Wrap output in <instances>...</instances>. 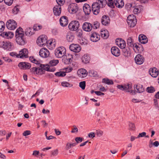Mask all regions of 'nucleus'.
I'll return each mask as SVG.
<instances>
[{
	"instance_id": "27",
	"label": "nucleus",
	"mask_w": 159,
	"mask_h": 159,
	"mask_svg": "<svg viewBox=\"0 0 159 159\" xmlns=\"http://www.w3.org/2000/svg\"><path fill=\"white\" fill-rule=\"evenodd\" d=\"M65 58L64 60V63L66 64L70 63L72 61L73 59L72 55L70 54H68L67 55H66L64 57Z\"/></svg>"
},
{
	"instance_id": "1",
	"label": "nucleus",
	"mask_w": 159,
	"mask_h": 159,
	"mask_svg": "<svg viewBox=\"0 0 159 159\" xmlns=\"http://www.w3.org/2000/svg\"><path fill=\"white\" fill-rule=\"evenodd\" d=\"M106 0H97L96 2L93 3L92 5V11L93 14L97 15L100 11V9L104 7L106 5Z\"/></svg>"
},
{
	"instance_id": "32",
	"label": "nucleus",
	"mask_w": 159,
	"mask_h": 159,
	"mask_svg": "<svg viewBox=\"0 0 159 159\" xmlns=\"http://www.w3.org/2000/svg\"><path fill=\"white\" fill-rule=\"evenodd\" d=\"M23 29L20 27L17 29L16 31L15 37H17L18 36H21L24 35Z\"/></svg>"
},
{
	"instance_id": "60",
	"label": "nucleus",
	"mask_w": 159,
	"mask_h": 159,
	"mask_svg": "<svg viewBox=\"0 0 159 159\" xmlns=\"http://www.w3.org/2000/svg\"><path fill=\"white\" fill-rule=\"evenodd\" d=\"M75 141L77 142V143H79L82 141L83 138L81 137H77L75 138Z\"/></svg>"
},
{
	"instance_id": "4",
	"label": "nucleus",
	"mask_w": 159,
	"mask_h": 159,
	"mask_svg": "<svg viewBox=\"0 0 159 159\" xmlns=\"http://www.w3.org/2000/svg\"><path fill=\"white\" fill-rule=\"evenodd\" d=\"M127 22L129 26L131 27H134L137 23L136 17L133 15L129 16L127 18Z\"/></svg>"
},
{
	"instance_id": "29",
	"label": "nucleus",
	"mask_w": 159,
	"mask_h": 159,
	"mask_svg": "<svg viewBox=\"0 0 159 159\" xmlns=\"http://www.w3.org/2000/svg\"><path fill=\"white\" fill-rule=\"evenodd\" d=\"M114 3L116 7L119 8H122L124 5V2L122 0H115Z\"/></svg>"
},
{
	"instance_id": "36",
	"label": "nucleus",
	"mask_w": 159,
	"mask_h": 159,
	"mask_svg": "<svg viewBox=\"0 0 159 159\" xmlns=\"http://www.w3.org/2000/svg\"><path fill=\"white\" fill-rule=\"evenodd\" d=\"M127 44L129 47H134L135 45V44L131 37H129L127 39Z\"/></svg>"
},
{
	"instance_id": "41",
	"label": "nucleus",
	"mask_w": 159,
	"mask_h": 159,
	"mask_svg": "<svg viewBox=\"0 0 159 159\" xmlns=\"http://www.w3.org/2000/svg\"><path fill=\"white\" fill-rule=\"evenodd\" d=\"M102 83H106V84L111 85L113 84V82L111 80L108 79L104 78L102 79Z\"/></svg>"
},
{
	"instance_id": "18",
	"label": "nucleus",
	"mask_w": 159,
	"mask_h": 159,
	"mask_svg": "<svg viewBox=\"0 0 159 159\" xmlns=\"http://www.w3.org/2000/svg\"><path fill=\"white\" fill-rule=\"evenodd\" d=\"M83 29L85 31H90L93 28L92 24L88 22H85L83 25Z\"/></svg>"
},
{
	"instance_id": "53",
	"label": "nucleus",
	"mask_w": 159,
	"mask_h": 159,
	"mask_svg": "<svg viewBox=\"0 0 159 159\" xmlns=\"http://www.w3.org/2000/svg\"><path fill=\"white\" fill-rule=\"evenodd\" d=\"M42 27L41 25L35 24L33 26L34 30L38 31L41 30L42 28Z\"/></svg>"
},
{
	"instance_id": "34",
	"label": "nucleus",
	"mask_w": 159,
	"mask_h": 159,
	"mask_svg": "<svg viewBox=\"0 0 159 159\" xmlns=\"http://www.w3.org/2000/svg\"><path fill=\"white\" fill-rule=\"evenodd\" d=\"M82 61L85 64L89 63L90 61V57L87 55H84L82 58Z\"/></svg>"
},
{
	"instance_id": "48",
	"label": "nucleus",
	"mask_w": 159,
	"mask_h": 159,
	"mask_svg": "<svg viewBox=\"0 0 159 159\" xmlns=\"http://www.w3.org/2000/svg\"><path fill=\"white\" fill-rule=\"evenodd\" d=\"M5 25L4 22L2 21H0V33L2 32L4 30Z\"/></svg>"
},
{
	"instance_id": "20",
	"label": "nucleus",
	"mask_w": 159,
	"mask_h": 159,
	"mask_svg": "<svg viewBox=\"0 0 159 159\" xmlns=\"http://www.w3.org/2000/svg\"><path fill=\"white\" fill-rule=\"evenodd\" d=\"M100 35L96 32L92 33L90 35V39L93 42H96L100 39Z\"/></svg>"
},
{
	"instance_id": "31",
	"label": "nucleus",
	"mask_w": 159,
	"mask_h": 159,
	"mask_svg": "<svg viewBox=\"0 0 159 159\" xmlns=\"http://www.w3.org/2000/svg\"><path fill=\"white\" fill-rule=\"evenodd\" d=\"M133 47L134 48V50L136 52L140 53L143 50V48L141 45H140V46H139L137 44H135V45Z\"/></svg>"
},
{
	"instance_id": "10",
	"label": "nucleus",
	"mask_w": 159,
	"mask_h": 159,
	"mask_svg": "<svg viewBox=\"0 0 159 159\" xmlns=\"http://www.w3.org/2000/svg\"><path fill=\"white\" fill-rule=\"evenodd\" d=\"M28 52L27 49L26 48H24L19 52V54H17L16 57L21 58L24 57L27 58L28 57Z\"/></svg>"
},
{
	"instance_id": "63",
	"label": "nucleus",
	"mask_w": 159,
	"mask_h": 159,
	"mask_svg": "<svg viewBox=\"0 0 159 159\" xmlns=\"http://www.w3.org/2000/svg\"><path fill=\"white\" fill-rule=\"evenodd\" d=\"M58 154V150L56 149L52 151V155L53 156H56Z\"/></svg>"
},
{
	"instance_id": "33",
	"label": "nucleus",
	"mask_w": 159,
	"mask_h": 159,
	"mask_svg": "<svg viewBox=\"0 0 159 159\" xmlns=\"http://www.w3.org/2000/svg\"><path fill=\"white\" fill-rule=\"evenodd\" d=\"M101 37L104 39H107L109 36L108 32L106 30L101 31Z\"/></svg>"
},
{
	"instance_id": "24",
	"label": "nucleus",
	"mask_w": 159,
	"mask_h": 159,
	"mask_svg": "<svg viewBox=\"0 0 159 159\" xmlns=\"http://www.w3.org/2000/svg\"><path fill=\"white\" fill-rule=\"evenodd\" d=\"M112 54L116 57L119 56L120 54L119 49L116 47H113L111 49Z\"/></svg>"
},
{
	"instance_id": "8",
	"label": "nucleus",
	"mask_w": 159,
	"mask_h": 159,
	"mask_svg": "<svg viewBox=\"0 0 159 159\" xmlns=\"http://www.w3.org/2000/svg\"><path fill=\"white\" fill-rule=\"evenodd\" d=\"M78 7L77 5L75 3H72L70 4L68 7V11L72 14L76 13L78 11Z\"/></svg>"
},
{
	"instance_id": "44",
	"label": "nucleus",
	"mask_w": 159,
	"mask_h": 159,
	"mask_svg": "<svg viewBox=\"0 0 159 159\" xmlns=\"http://www.w3.org/2000/svg\"><path fill=\"white\" fill-rule=\"evenodd\" d=\"M62 86L66 87H71L73 86L72 84H70L67 82H63L61 83Z\"/></svg>"
},
{
	"instance_id": "11",
	"label": "nucleus",
	"mask_w": 159,
	"mask_h": 159,
	"mask_svg": "<svg viewBox=\"0 0 159 159\" xmlns=\"http://www.w3.org/2000/svg\"><path fill=\"white\" fill-rule=\"evenodd\" d=\"M0 47L8 50L10 51L11 50V43L9 42H1Z\"/></svg>"
},
{
	"instance_id": "52",
	"label": "nucleus",
	"mask_w": 159,
	"mask_h": 159,
	"mask_svg": "<svg viewBox=\"0 0 159 159\" xmlns=\"http://www.w3.org/2000/svg\"><path fill=\"white\" fill-rule=\"evenodd\" d=\"M105 114V111L103 110H102L97 112V115L98 116L102 118L103 117V115Z\"/></svg>"
},
{
	"instance_id": "61",
	"label": "nucleus",
	"mask_w": 159,
	"mask_h": 159,
	"mask_svg": "<svg viewBox=\"0 0 159 159\" xmlns=\"http://www.w3.org/2000/svg\"><path fill=\"white\" fill-rule=\"evenodd\" d=\"M146 133L145 132H143L141 133H140L137 136L136 138H139L140 137H143L145 136L146 135Z\"/></svg>"
},
{
	"instance_id": "56",
	"label": "nucleus",
	"mask_w": 159,
	"mask_h": 159,
	"mask_svg": "<svg viewBox=\"0 0 159 159\" xmlns=\"http://www.w3.org/2000/svg\"><path fill=\"white\" fill-rule=\"evenodd\" d=\"M77 35L78 37H81L83 35V31L81 30H77Z\"/></svg>"
},
{
	"instance_id": "40",
	"label": "nucleus",
	"mask_w": 159,
	"mask_h": 159,
	"mask_svg": "<svg viewBox=\"0 0 159 159\" xmlns=\"http://www.w3.org/2000/svg\"><path fill=\"white\" fill-rule=\"evenodd\" d=\"M90 76L93 77H98V76L97 72L93 70H90L88 72Z\"/></svg>"
},
{
	"instance_id": "49",
	"label": "nucleus",
	"mask_w": 159,
	"mask_h": 159,
	"mask_svg": "<svg viewBox=\"0 0 159 159\" xmlns=\"http://www.w3.org/2000/svg\"><path fill=\"white\" fill-rule=\"evenodd\" d=\"M55 74L56 76L60 77H63L66 75V72L63 71L57 72Z\"/></svg>"
},
{
	"instance_id": "57",
	"label": "nucleus",
	"mask_w": 159,
	"mask_h": 159,
	"mask_svg": "<svg viewBox=\"0 0 159 159\" xmlns=\"http://www.w3.org/2000/svg\"><path fill=\"white\" fill-rule=\"evenodd\" d=\"M4 1L6 4L8 6H10L13 2V0H4Z\"/></svg>"
},
{
	"instance_id": "64",
	"label": "nucleus",
	"mask_w": 159,
	"mask_h": 159,
	"mask_svg": "<svg viewBox=\"0 0 159 159\" xmlns=\"http://www.w3.org/2000/svg\"><path fill=\"white\" fill-rule=\"evenodd\" d=\"M39 153V151L37 150L33 151L32 155L34 156L37 157Z\"/></svg>"
},
{
	"instance_id": "9",
	"label": "nucleus",
	"mask_w": 159,
	"mask_h": 159,
	"mask_svg": "<svg viewBox=\"0 0 159 159\" xmlns=\"http://www.w3.org/2000/svg\"><path fill=\"white\" fill-rule=\"evenodd\" d=\"M117 87L119 89L126 91V92L132 93V91L131 90L132 88V85L128 84L125 85H118Z\"/></svg>"
},
{
	"instance_id": "28",
	"label": "nucleus",
	"mask_w": 159,
	"mask_h": 159,
	"mask_svg": "<svg viewBox=\"0 0 159 159\" xmlns=\"http://www.w3.org/2000/svg\"><path fill=\"white\" fill-rule=\"evenodd\" d=\"M84 12L86 15H89L91 12V7L89 5L87 4H85L83 7Z\"/></svg>"
},
{
	"instance_id": "22",
	"label": "nucleus",
	"mask_w": 159,
	"mask_h": 159,
	"mask_svg": "<svg viewBox=\"0 0 159 159\" xmlns=\"http://www.w3.org/2000/svg\"><path fill=\"white\" fill-rule=\"evenodd\" d=\"M60 22L61 26L64 27L66 26L68 23L67 17L65 16L61 17L60 19Z\"/></svg>"
},
{
	"instance_id": "46",
	"label": "nucleus",
	"mask_w": 159,
	"mask_h": 159,
	"mask_svg": "<svg viewBox=\"0 0 159 159\" xmlns=\"http://www.w3.org/2000/svg\"><path fill=\"white\" fill-rule=\"evenodd\" d=\"M141 6H136L135 7L133 10V12L134 14H137L138 13H139L141 11Z\"/></svg>"
},
{
	"instance_id": "21",
	"label": "nucleus",
	"mask_w": 159,
	"mask_h": 159,
	"mask_svg": "<svg viewBox=\"0 0 159 159\" xmlns=\"http://www.w3.org/2000/svg\"><path fill=\"white\" fill-rule=\"evenodd\" d=\"M0 36L5 38L9 39L12 38L14 36V34L12 32L10 31L4 32L1 34Z\"/></svg>"
},
{
	"instance_id": "47",
	"label": "nucleus",
	"mask_w": 159,
	"mask_h": 159,
	"mask_svg": "<svg viewBox=\"0 0 159 159\" xmlns=\"http://www.w3.org/2000/svg\"><path fill=\"white\" fill-rule=\"evenodd\" d=\"M146 91L148 93H152L154 92L155 90L153 87L151 86L147 87L146 89Z\"/></svg>"
},
{
	"instance_id": "26",
	"label": "nucleus",
	"mask_w": 159,
	"mask_h": 159,
	"mask_svg": "<svg viewBox=\"0 0 159 159\" xmlns=\"http://www.w3.org/2000/svg\"><path fill=\"white\" fill-rule=\"evenodd\" d=\"M139 41L142 44H144L148 42V40L146 36L144 35H140L139 37Z\"/></svg>"
},
{
	"instance_id": "54",
	"label": "nucleus",
	"mask_w": 159,
	"mask_h": 159,
	"mask_svg": "<svg viewBox=\"0 0 159 159\" xmlns=\"http://www.w3.org/2000/svg\"><path fill=\"white\" fill-rule=\"evenodd\" d=\"M86 86V83L85 81H83L79 83V86L82 89L84 90Z\"/></svg>"
},
{
	"instance_id": "13",
	"label": "nucleus",
	"mask_w": 159,
	"mask_h": 159,
	"mask_svg": "<svg viewBox=\"0 0 159 159\" xmlns=\"http://www.w3.org/2000/svg\"><path fill=\"white\" fill-rule=\"evenodd\" d=\"M49 51L45 48H41L39 52L40 56L43 58L48 57L49 56Z\"/></svg>"
},
{
	"instance_id": "2",
	"label": "nucleus",
	"mask_w": 159,
	"mask_h": 159,
	"mask_svg": "<svg viewBox=\"0 0 159 159\" xmlns=\"http://www.w3.org/2000/svg\"><path fill=\"white\" fill-rule=\"evenodd\" d=\"M49 68L48 65L40 64L39 67H33L30 70L34 74L42 75L45 73V71H49Z\"/></svg>"
},
{
	"instance_id": "15",
	"label": "nucleus",
	"mask_w": 159,
	"mask_h": 159,
	"mask_svg": "<svg viewBox=\"0 0 159 159\" xmlns=\"http://www.w3.org/2000/svg\"><path fill=\"white\" fill-rule=\"evenodd\" d=\"M135 63L138 65H141L144 61V58L141 55L138 54L134 58Z\"/></svg>"
},
{
	"instance_id": "7",
	"label": "nucleus",
	"mask_w": 159,
	"mask_h": 159,
	"mask_svg": "<svg viewBox=\"0 0 159 159\" xmlns=\"http://www.w3.org/2000/svg\"><path fill=\"white\" fill-rule=\"evenodd\" d=\"M6 26L7 28L11 30L15 29L17 26L16 22L13 20H9L6 23Z\"/></svg>"
},
{
	"instance_id": "59",
	"label": "nucleus",
	"mask_w": 159,
	"mask_h": 159,
	"mask_svg": "<svg viewBox=\"0 0 159 159\" xmlns=\"http://www.w3.org/2000/svg\"><path fill=\"white\" fill-rule=\"evenodd\" d=\"M58 4L57 5H60L61 6L64 4L65 2L64 0H56Z\"/></svg>"
},
{
	"instance_id": "62",
	"label": "nucleus",
	"mask_w": 159,
	"mask_h": 159,
	"mask_svg": "<svg viewBox=\"0 0 159 159\" xmlns=\"http://www.w3.org/2000/svg\"><path fill=\"white\" fill-rule=\"evenodd\" d=\"M108 1L107 5L112 7L113 6V4H114V2L113 1V0H108Z\"/></svg>"
},
{
	"instance_id": "12",
	"label": "nucleus",
	"mask_w": 159,
	"mask_h": 159,
	"mask_svg": "<svg viewBox=\"0 0 159 159\" xmlns=\"http://www.w3.org/2000/svg\"><path fill=\"white\" fill-rule=\"evenodd\" d=\"M16 41L18 44L23 45L26 43L25 35L21 36H18L17 37H16Z\"/></svg>"
},
{
	"instance_id": "37",
	"label": "nucleus",
	"mask_w": 159,
	"mask_h": 159,
	"mask_svg": "<svg viewBox=\"0 0 159 159\" xmlns=\"http://www.w3.org/2000/svg\"><path fill=\"white\" fill-rule=\"evenodd\" d=\"M128 129L130 131H134L135 129V124L133 123L129 122L128 125Z\"/></svg>"
},
{
	"instance_id": "45",
	"label": "nucleus",
	"mask_w": 159,
	"mask_h": 159,
	"mask_svg": "<svg viewBox=\"0 0 159 159\" xmlns=\"http://www.w3.org/2000/svg\"><path fill=\"white\" fill-rule=\"evenodd\" d=\"M59 62L57 60H52L49 62V64L51 66H54L56 65Z\"/></svg>"
},
{
	"instance_id": "3",
	"label": "nucleus",
	"mask_w": 159,
	"mask_h": 159,
	"mask_svg": "<svg viewBox=\"0 0 159 159\" xmlns=\"http://www.w3.org/2000/svg\"><path fill=\"white\" fill-rule=\"evenodd\" d=\"M66 53V49L63 47L57 48L55 50V56L57 58H61L65 56Z\"/></svg>"
},
{
	"instance_id": "25",
	"label": "nucleus",
	"mask_w": 159,
	"mask_h": 159,
	"mask_svg": "<svg viewBox=\"0 0 159 159\" xmlns=\"http://www.w3.org/2000/svg\"><path fill=\"white\" fill-rule=\"evenodd\" d=\"M19 67L22 69H29L31 67L30 63L25 62H21L18 65Z\"/></svg>"
},
{
	"instance_id": "17",
	"label": "nucleus",
	"mask_w": 159,
	"mask_h": 159,
	"mask_svg": "<svg viewBox=\"0 0 159 159\" xmlns=\"http://www.w3.org/2000/svg\"><path fill=\"white\" fill-rule=\"evenodd\" d=\"M110 19L109 16L107 15H103L101 19V23L104 25H107L110 23Z\"/></svg>"
},
{
	"instance_id": "16",
	"label": "nucleus",
	"mask_w": 159,
	"mask_h": 159,
	"mask_svg": "<svg viewBox=\"0 0 159 159\" xmlns=\"http://www.w3.org/2000/svg\"><path fill=\"white\" fill-rule=\"evenodd\" d=\"M88 74V73L87 70L83 68L79 69L77 71V74L78 76L81 78L86 77Z\"/></svg>"
},
{
	"instance_id": "23",
	"label": "nucleus",
	"mask_w": 159,
	"mask_h": 159,
	"mask_svg": "<svg viewBox=\"0 0 159 159\" xmlns=\"http://www.w3.org/2000/svg\"><path fill=\"white\" fill-rule=\"evenodd\" d=\"M53 11L55 15L59 16L61 12V7L60 5H56L53 8Z\"/></svg>"
},
{
	"instance_id": "55",
	"label": "nucleus",
	"mask_w": 159,
	"mask_h": 159,
	"mask_svg": "<svg viewBox=\"0 0 159 159\" xmlns=\"http://www.w3.org/2000/svg\"><path fill=\"white\" fill-rule=\"evenodd\" d=\"M100 24L98 22L96 21L94 22V24L93 26V28L94 29H97L99 28Z\"/></svg>"
},
{
	"instance_id": "38",
	"label": "nucleus",
	"mask_w": 159,
	"mask_h": 159,
	"mask_svg": "<svg viewBox=\"0 0 159 159\" xmlns=\"http://www.w3.org/2000/svg\"><path fill=\"white\" fill-rule=\"evenodd\" d=\"M136 89L137 90V92L139 93H142L144 91V89L142 85H136Z\"/></svg>"
},
{
	"instance_id": "5",
	"label": "nucleus",
	"mask_w": 159,
	"mask_h": 159,
	"mask_svg": "<svg viewBox=\"0 0 159 159\" xmlns=\"http://www.w3.org/2000/svg\"><path fill=\"white\" fill-rule=\"evenodd\" d=\"M80 26L79 22L77 20H73L69 25V29L71 31H75L78 30Z\"/></svg>"
},
{
	"instance_id": "50",
	"label": "nucleus",
	"mask_w": 159,
	"mask_h": 159,
	"mask_svg": "<svg viewBox=\"0 0 159 159\" xmlns=\"http://www.w3.org/2000/svg\"><path fill=\"white\" fill-rule=\"evenodd\" d=\"M120 47L121 49L124 48L126 46V43L125 41L121 39V40H120Z\"/></svg>"
},
{
	"instance_id": "6",
	"label": "nucleus",
	"mask_w": 159,
	"mask_h": 159,
	"mask_svg": "<svg viewBox=\"0 0 159 159\" xmlns=\"http://www.w3.org/2000/svg\"><path fill=\"white\" fill-rule=\"evenodd\" d=\"M37 43L39 46H43L45 45L47 43V36L45 35H42L38 38Z\"/></svg>"
},
{
	"instance_id": "19",
	"label": "nucleus",
	"mask_w": 159,
	"mask_h": 159,
	"mask_svg": "<svg viewBox=\"0 0 159 159\" xmlns=\"http://www.w3.org/2000/svg\"><path fill=\"white\" fill-rule=\"evenodd\" d=\"M150 75L152 77L155 78L158 74V71L156 68H151L149 71Z\"/></svg>"
},
{
	"instance_id": "58",
	"label": "nucleus",
	"mask_w": 159,
	"mask_h": 159,
	"mask_svg": "<svg viewBox=\"0 0 159 159\" xmlns=\"http://www.w3.org/2000/svg\"><path fill=\"white\" fill-rule=\"evenodd\" d=\"M73 128L72 129V130L71 131L72 133H77L78 131V130L77 128L75 125L73 126Z\"/></svg>"
},
{
	"instance_id": "35",
	"label": "nucleus",
	"mask_w": 159,
	"mask_h": 159,
	"mask_svg": "<svg viewBox=\"0 0 159 159\" xmlns=\"http://www.w3.org/2000/svg\"><path fill=\"white\" fill-rule=\"evenodd\" d=\"M159 145V142L158 141H156L154 143H153L151 140L149 141V147L150 148H151L153 146L154 147H157Z\"/></svg>"
},
{
	"instance_id": "42",
	"label": "nucleus",
	"mask_w": 159,
	"mask_h": 159,
	"mask_svg": "<svg viewBox=\"0 0 159 159\" xmlns=\"http://www.w3.org/2000/svg\"><path fill=\"white\" fill-rule=\"evenodd\" d=\"M76 144V143H67L66 144L65 149L66 150H68L70 148H71L72 147L75 146Z\"/></svg>"
},
{
	"instance_id": "39",
	"label": "nucleus",
	"mask_w": 159,
	"mask_h": 159,
	"mask_svg": "<svg viewBox=\"0 0 159 159\" xmlns=\"http://www.w3.org/2000/svg\"><path fill=\"white\" fill-rule=\"evenodd\" d=\"M74 38V36L71 34H68L66 35V39L68 42H72Z\"/></svg>"
},
{
	"instance_id": "51",
	"label": "nucleus",
	"mask_w": 159,
	"mask_h": 159,
	"mask_svg": "<svg viewBox=\"0 0 159 159\" xmlns=\"http://www.w3.org/2000/svg\"><path fill=\"white\" fill-rule=\"evenodd\" d=\"M103 133V131L100 129H98L96 130V134L99 137H100L102 135Z\"/></svg>"
},
{
	"instance_id": "43",
	"label": "nucleus",
	"mask_w": 159,
	"mask_h": 159,
	"mask_svg": "<svg viewBox=\"0 0 159 159\" xmlns=\"http://www.w3.org/2000/svg\"><path fill=\"white\" fill-rule=\"evenodd\" d=\"M124 50H123V55L126 57H128L130 55V52L129 50H128L124 48Z\"/></svg>"
},
{
	"instance_id": "30",
	"label": "nucleus",
	"mask_w": 159,
	"mask_h": 159,
	"mask_svg": "<svg viewBox=\"0 0 159 159\" xmlns=\"http://www.w3.org/2000/svg\"><path fill=\"white\" fill-rule=\"evenodd\" d=\"M34 30L32 28L28 27L25 30V34L26 35L30 36L34 34Z\"/></svg>"
},
{
	"instance_id": "14",
	"label": "nucleus",
	"mask_w": 159,
	"mask_h": 159,
	"mask_svg": "<svg viewBox=\"0 0 159 159\" xmlns=\"http://www.w3.org/2000/svg\"><path fill=\"white\" fill-rule=\"evenodd\" d=\"M69 48L70 50L75 52H78L81 49V48L79 44L73 43L70 46Z\"/></svg>"
}]
</instances>
